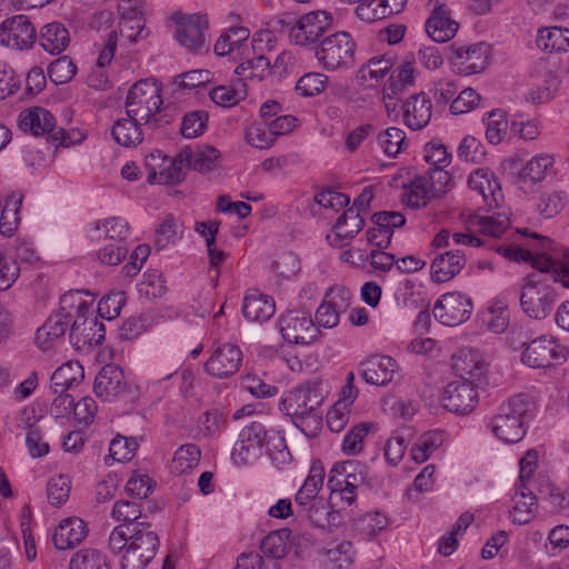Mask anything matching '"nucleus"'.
I'll use <instances>...</instances> for the list:
<instances>
[{
  "label": "nucleus",
  "instance_id": "obj_1",
  "mask_svg": "<svg viewBox=\"0 0 569 569\" xmlns=\"http://www.w3.org/2000/svg\"><path fill=\"white\" fill-rule=\"evenodd\" d=\"M518 232L537 239L538 246L536 249H540L541 252L533 254L530 250L513 244L493 247L495 251L510 261L529 262L532 268L540 272L552 270L553 279H560L562 286L569 288V249H566L560 258L552 257L548 254V250H553V241L550 238L538 233H529L527 228L519 229Z\"/></svg>",
  "mask_w": 569,
  "mask_h": 569
},
{
  "label": "nucleus",
  "instance_id": "obj_2",
  "mask_svg": "<svg viewBox=\"0 0 569 569\" xmlns=\"http://www.w3.org/2000/svg\"><path fill=\"white\" fill-rule=\"evenodd\" d=\"M552 273V270L538 271L529 273L523 278L519 301L522 311L528 317L541 320L551 313L557 299V292L550 280L562 283L560 279L555 280Z\"/></svg>",
  "mask_w": 569,
  "mask_h": 569
},
{
  "label": "nucleus",
  "instance_id": "obj_3",
  "mask_svg": "<svg viewBox=\"0 0 569 569\" xmlns=\"http://www.w3.org/2000/svg\"><path fill=\"white\" fill-rule=\"evenodd\" d=\"M326 393L321 379L308 380L284 395L280 409L293 419L298 428H301L305 419H312L318 425L321 421L318 409Z\"/></svg>",
  "mask_w": 569,
  "mask_h": 569
},
{
  "label": "nucleus",
  "instance_id": "obj_4",
  "mask_svg": "<svg viewBox=\"0 0 569 569\" xmlns=\"http://www.w3.org/2000/svg\"><path fill=\"white\" fill-rule=\"evenodd\" d=\"M162 104L161 90L157 82L152 79L139 80L127 93L126 114L141 121L143 127L149 129L150 124L157 123L158 120L153 114Z\"/></svg>",
  "mask_w": 569,
  "mask_h": 569
},
{
  "label": "nucleus",
  "instance_id": "obj_5",
  "mask_svg": "<svg viewBox=\"0 0 569 569\" xmlns=\"http://www.w3.org/2000/svg\"><path fill=\"white\" fill-rule=\"evenodd\" d=\"M528 403L522 395L503 402L491 419L493 435L506 443L519 442L526 435L525 415Z\"/></svg>",
  "mask_w": 569,
  "mask_h": 569
},
{
  "label": "nucleus",
  "instance_id": "obj_6",
  "mask_svg": "<svg viewBox=\"0 0 569 569\" xmlns=\"http://www.w3.org/2000/svg\"><path fill=\"white\" fill-rule=\"evenodd\" d=\"M148 522L134 523L129 536L130 542L122 556L121 569H144L154 558L159 537Z\"/></svg>",
  "mask_w": 569,
  "mask_h": 569
},
{
  "label": "nucleus",
  "instance_id": "obj_7",
  "mask_svg": "<svg viewBox=\"0 0 569 569\" xmlns=\"http://www.w3.org/2000/svg\"><path fill=\"white\" fill-rule=\"evenodd\" d=\"M453 182L448 171L442 167L429 169L425 176H417L410 183V192L407 203L411 208L419 209L426 207L432 198H438L446 193Z\"/></svg>",
  "mask_w": 569,
  "mask_h": 569
},
{
  "label": "nucleus",
  "instance_id": "obj_8",
  "mask_svg": "<svg viewBox=\"0 0 569 569\" xmlns=\"http://www.w3.org/2000/svg\"><path fill=\"white\" fill-rule=\"evenodd\" d=\"M18 126L20 130L34 137L47 136L48 142L54 143L56 149L59 146L68 147L71 143V139L64 130L56 128L53 114L42 107H33L21 111Z\"/></svg>",
  "mask_w": 569,
  "mask_h": 569
},
{
  "label": "nucleus",
  "instance_id": "obj_9",
  "mask_svg": "<svg viewBox=\"0 0 569 569\" xmlns=\"http://www.w3.org/2000/svg\"><path fill=\"white\" fill-rule=\"evenodd\" d=\"M356 42L350 33L338 31L326 37L317 47L316 57L325 69L350 68L355 62Z\"/></svg>",
  "mask_w": 569,
  "mask_h": 569
},
{
  "label": "nucleus",
  "instance_id": "obj_10",
  "mask_svg": "<svg viewBox=\"0 0 569 569\" xmlns=\"http://www.w3.org/2000/svg\"><path fill=\"white\" fill-rule=\"evenodd\" d=\"M187 151H181L173 158H168L161 151L151 152L146 158L148 170L147 181L150 184H178L186 178Z\"/></svg>",
  "mask_w": 569,
  "mask_h": 569
},
{
  "label": "nucleus",
  "instance_id": "obj_11",
  "mask_svg": "<svg viewBox=\"0 0 569 569\" xmlns=\"http://www.w3.org/2000/svg\"><path fill=\"white\" fill-rule=\"evenodd\" d=\"M568 349L552 337L532 339L521 353L522 363L532 368H548L566 361Z\"/></svg>",
  "mask_w": 569,
  "mask_h": 569
},
{
  "label": "nucleus",
  "instance_id": "obj_12",
  "mask_svg": "<svg viewBox=\"0 0 569 569\" xmlns=\"http://www.w3.org/2000/svg\"><path fill=\"white\" fill-rule=\"evenodd\" d=\"M279 327L282 338L295 345H310L320 332L311 315L303 310H289L281 315Z\"/></svg>",
  "mask_w": 569,
  "mask_h": 569
},
{
  "label": "nucleus",
  "instance_id": "obj_13",
  "mask_svg": "<svg viewBox=\"0 0 569 569\" xmlns=\"http://www.w3.org/2000/svg\"><path fill=\"white\" fill-rule=\"evenodd\" d=\"M332 24L327 11H312L300 17L290 28V40L301 47L315 43Z\"/></svg>",
  "mask_w": 569,
  "mask_h": 569
},
{
  "label": "nucleus",
  "instance_id": "obj_14",
  "mask_svg": "<svg viewBox=\"0 0 569 569\" xmlns=\"http://www.w3.org/2000/svg\"><path fill=\"white\" fill-rule=\"evenodd\" d=\"M37 40V31L29 18L18 14L0 24V44L16 50L30 49Z\"/></svg>",
  "mask_w": 569,
  "mask_h": 569
},
{
  "label": "nucleus",
  "instance_id": "obj_15",
  "mask_svg": "<svg viewBox=\"0 0 569 569\" xmlns=\"http://www.w3.org/2000/svg\"><path fill=\"white\" fill-rule=\"evenodd\" d=\"M448 59L458 74L470 76L479 73L487 67L488 47L483 42L468 48L452 44L448 47Z\"/></svg>",
  "mask_w": 569,
  "mask_h": 569
},
{
  "label": "nucleus",
  "instance_id": "obj_16",
  "mask_svg": "<svg viewBox=\"0 0 569 569\" xmlns=\"http://www.w3.org/2000/svg\"><path fill=\"white\" fill-rule=\"evenodd\" d=\"M471 311V299L459 292H448L436 301L432 313L442 325L455 327L467 321Z\"/></svg>",
  "mask_w": 569,
  "mask_h": 569
},
{
  "label": "nucleus",
  "instance_id": "obj_17",
  "mask_svg": "<svg viewBox=\"0 0 569 569\" xmlns=\"http://www.w3.org/2000/svg\"><path fill=\"white\" fill-rule=\"evenodd\" d=\"M172 19L177 24L174 37L178 42L191 52L200 51L206 44L203 31L208 28L207 18L200 14L174 13Z\"/></svg>",
  "mask_w": 569,
  "mask_h": 569
},
{
  "label": "nucleus",
  "instance_id": "obj_18",
  "mask_svg": "<svg viewBox=\"0 0 569 569\" xmlns=\"http://www.w3.org/2000/svg\"><path fill=\"white\" fill-rule=\"evenodd\" d=\"M481 386L468 381H451L442 393L443 408L457 415L470 413L478 403L477 388Z\"/></svg>",
  "mask_w": 569,
  "mask_h": 569
},
{
  "label": "nucleus",
  "instance_id": "obj_19",
  "mask_svg": "<svg viewBox=\"0 0 569 569\" xmlns=\"http://www.w3.org/2000/svg\"><path fill=\"white\" fill-rule=\"evenodd\" d=\"M93 391L103 401L123 397L129 392L123 370L114 363L103 366L96 376Z\"/></svg>",
  "mask_w": 569,
  "mask_h": 569
},
{
  "label": "nucleus",
  "instance_id": "obj_20",
  "mask_svg": "<svg viewBox=\"0 0 569 569\" xmlns=\"http://www.w3.org/2000/svg\"><path fill=\"white\" fill-rule=\"evenodd\" d=\"M242 363L240 348L232 343L218 347L204 363L206 372L214 378L223 379L233 376Z\"/></svg>",
  "mask_w": 569,
  "mask_h": 569
},
{
  "label": "nucleus",
  "instance_id": "obj_21",
  "mask_svg": "<svg viewBox=\"0 0 569 569\" xmlns=\"http://www.w3.org/2000/svg\"><path fill=\"white\" fill-rule=\"evenodd\" d=\"M266 435L267 429L261 422H252L244 427L233 447L234 461L246 465L250 459L258 457L263 448Z\"/></svg>",
  "mask_w": 569,
  "mask_h": 569
},
{
  "label": "nucleus",
  "instance_id": "obj_22",
  "mask_svg": "<svg viewBox=\"0 0 569 569\" xmlns=\"http://www.w3.org/2000/svg\"><path fill=\"white\" fill-rule=\"evenodd\" d=\"M397 369L393 358L375 355L359 363L358 373L367 383L383 387L392 381Z\"/></svg>",
  "mask_w": 569,
  "mask_h": 569
},
{
  "label": "nucleus",
  "instance_id": "obj_23",
  "mask_svg": "<svg viewBox=\"0 0 569 569\" xmlns=\"http://www.w3.org/2000/svg\"><path fill=\"white\" fill-rule=\"evenodd\" d=\"M452 369L458 380L473 385H487V367L480 355L473 350H460L452 357Z\"/></svg>",
  "mask_w": 569,
  "mask_h": 569
},
{
  "label": "nucleus",
  "instance_id": "obj_24",
  "mask_svg": "<svg viewBox=\"0 0 569 569\" xmlns=\"http://www.w3.org/2000/svg\"><path fill=\"white\" fill-rule=\"evenodd\" d=\"M432 104L425 92L412 94L402 104L403 121L411 130L425 128L431 118Z\"/></svg>",
  "mask_w": 569,
  "mask_h": 569
},
{
  "label": "nucleus",
  "instance_id": "obj_25",
  "mask_svg": "<svg viewBox=\"0 0 569 569\" xmlns=\"http://www.w3.org/2000/svg\"><path fill=\"white\" fill-rule=\"evenodd\" d=\"M339 468L345 471V478L342 479L341 493H337L336 496L350 506L355 502V491L358 486L365 482L367 472L365 467L356 460L336 462L333 465V471H337Z\"/></svg>",
  "mask_w": 569,
  "mask_h": 569
},
{
  "label": "nucleus",
  "instance_id": "obj_26",
  "mask_svg": "<svg viewBox=\"0 0 569 569\" xmlns=\"http://www.w3.org/2000/svg\"><path fill=\"white\" fill-rule=\"evenodd\" d=\"M87 525L80 518H68L56 528L52 540L59 550L74 548L87 536Z\"/></svg>",
  "mask_w": 569,
  "mask_h": 569
},
{
  "label": "nucleus",
  "instance_id": "obj_27",
  "mask_svg": "<svg viewBox=\"0 0 569 569\" xmlns=\"http://www.w3.org/2000/svg\"><path fill=\"white\" fill-rule=\"evenodd\" d=\"M466 264L461 250L447 251L436 257L431 263V279L441 283L451 280Z\"/></svg>",
  "mask_w": 569,
  "mask_h": 569
},
{
  "label": "nucleus",
  "instance_id": "obj_28",
  "mask_svg": "<svg viewBox=\"0 0 569 569\" xmlns=\"http://www.w3.org/2000/svg\"><path fill=\"white\" fill-rule=\"evenodd\" d=\"M69 313L57 311L51 315L36 332V342L42 350L51 348L52 342L64 336L70 326Z\"/></svg>",
  "mask_w": 569,
  "mask_h": 569
},
{
  "label": "nucleus",
  "instance_id": "obj_29",
  "mask_svg": "<svg viewBox=\"0 0 569 569\" xmlns=\"http://www.w3.org/2000/svg\"><path fill=\"white\" fill-rule=\"evenodd\" d=\"M274 301L257 290H252L243 299L242 313L249 321L263 322L274 315Z\"/></svg>",
  "mask_w": 569,
  "mask_h": 569
},
{
  "label": "nucleus",
  "instance_id": "obj_30",
  "mask_svg": "<svg viewBox=\"0 0 569 569\" xmlns=\"http://www.w3.org/2000/svg\"><path fill=\"white\" fill-rule=\"evenodd\" d=\"M325 479V469L322 463L317 460L313 461L307 479L295 497L296 509L305 507L313 500H320L318 497L319 490L322 488Z\"/></svg>",
  "mask_w": 569,
  "mask_h": 569
},
{
  "label": "nucleus",
  "instance_id": "obj_31",
  "mask_svg": "<svg viewBox=\"0 0 569 569\" xmlns=\"http://www.w3.org/2000/svg\"><path fill=\"white\" fill-rule=\"evenodd\" d=\"M97 326V318H83L82 321L73 320L70 326L69 340L77 350H84L92 346L100 345L101 333L97 337L93 329Z\"/></svg>",
  "mask_w": 569,
  "mask_h": 569
},
{
  "label": "nucleus",
  "instance_id": "obj_32",
  "mask_svg": "<svg viewBox=\"0 0 569 569\" xmlns=\"http://www.w3.org/2000/svg\"><path fill=\"white\" fill-rule=\"evenodd\" d=\"M365 220L360 217V213L355 208H348L338 218L335 230L336 234L331 244L336 247H342L343 241L352 239L363 228Z\"/></svg>",
  "mask_w": 569,
  "mask_h": 569
},
{
  "label": "nucleus",
  "instance_id": "obj_33",
  "mask_svg": "<svg viewBox=\"0 0 569 569\" xmlns=\"http://www.w3.org/2000/svg\"><path fill=\"white\" fill-rule=\"evenodd\" d=\"M512 500L515 502L510 511L512 522L517 525L528 523L537 509L536 496L526 485H520L517 487Z\"/></svg>",
  "mask_w": 569,
  "mask_h": 569
},
{
  "label": "nucleus",
  "instance_id": "obj_34",
  "mask_svg": "<svg viewBox=\"0 0 569 569\" xmlns=\"http://www.w3.org/2000/svg\"><path fill=\"white\" fill-rule=\"evenodd\" d=\"M143 123L130 117L117 120L111 134L117 143L123 147H134L143 140Z\"/></svg>",
  "mask_w": 569,
  "mask_h": 569
},
{
  "label": "nucleus",
  "instance_id": "obj_35",
  "mask_svg": "<svg viewBox=\"0 0 569 569\" xmlns=\"http://www.w3.org/2000/svg\"><path fill=\"white\" fill-rule=\"evenodd\" d=\"M69 41V32L60 22L48 23L40 31V46L51 54H59L68 47Z\"/></svg>",
  "mask_w": 569,
  "mask_h": 569
},
{
  "label": "nucleus",
  "instance_id": "obj_36",
  "mask_svg": "<svg viewBox=\"0 0 569 569\" xmlns=\"http://www.w3.org/2000/svg\"><path fill=\"white\" fill-rule=\"evenodd\" d=\"M83 378V367L78 361H67L52 373L51 389L54 393L59 392V388L68 390L79 385Z\"/></svg>",
  "mask_w": 569,
  "mask_h": 569
},
{
  "label": "nucleus",
  "instance_id": "obj_37",
  "mask_svg": "<svg viewBox=\"0 0 569 569\" xmlns=\"http://www.w3.org/2000/svg\"><path fill=\"white\" fill-rule=\"evenodd\" d=\"M415 72L411 60H407L397 67L383 87L387 97H400L409 87H412L415 83Z\"/></svg>",
  "mask_w": 569,
  "mask_h": 569
},
{
  "label": "nucleus",
  "instance_id": "obj_38",
  "mask_svg": "<svg viewBox=\"0 0 569 569\" xmlns=\"http://www.w3.org/2000/svg\"><path fill=\"white\" fill-rule=\"evenodd\" d=\"M350 292L346 289H340L331 301L322 302L316 311L317 323L323 328H333L339 322V309L345 307L343 303L349 299Z\"/></svg>",
  "mask_w": 569,
  "mask_h": 569
},
{
  "label": "nucleus",
  "instance_id": "obj_39",
  "mask_svg": "<svg viewBox=\"0 0 569 569\" xmlns=\"http://www.w3.org/2000/svg\"><path fill=\"white\" fill-rule=\"evenodd\" d=\"M393 67V59L389 56L373 57L362 64L357 71L356 78L362 86L372 87L373 83H367L368 80L378 82Z\"/></svg>",
  "mask_w": 569,
  "mask_h": 569
},
{
  "label": "nucleus",
  "instance_id": "obj_40",
  "mask_svg": "<svg viewBox=\"0 0 569 569\" xmlns=\"http://www.w3.org/2000/svg\"><path fill=\"white\" fill-rule=\"evenodd\" d=\"M23 200L21 191H12L6 198L4 206L0 214V233L6 237H11L19 223V209Z\"/></svg>",
  "mask_w": 569,
  "mask_h": 569
},
{
  "label": "nucleus",
  "instance_id": "obj_41",
  "mask_svg": "<svg viewBox=\"0 0 569 569\" xmlns=\"http://www.w3.org/2000/svg\"><path fill=\"white\" fill-rule=\"evenodd\" d=\"M290 536L291 530L289 528L273 530L266 536L260 543V549L266 556L264 559H274L280 563L279 560L286 557L288 552V540Z\"/></svg>",
  "mask_w": 569,
  "mask_h": 569
},
{
  "label": "nucleus",
  "instance_id": "obj_42",
  "mask_svg": "<svg viewBox=\"0 0 569 569\" xmlns=\"http://www.w3.org/2000/svg\"><path fill=\"white\" fill-rule=\"evenodd\" d=\"M182 151H187L189 156L186 160L188 168H192L200 173L213 170L220 158V152L213 147L198 148L196 151L187 147Z\"/></svg>",
  "mask_w": 569,
  "mask_h": 569
},
{
  "label": "nucleus",
  "instance_id": "obj_43",
  "mask_svg": "<svg viewBox=\"0 0 569 569\" xmlns=\"http://www.w3.org/2000/svg\"><path fill=\"white\" fill-rule=\"evenodd\" d=\"M220 221L209 220L203 222H197L196 231L206 237V243L209 256V263L213 268L224 261L227 253L222 250H218L216 247V236L218 233Z\"/></svg>",
  "mask_w": 569,
  "mask_h": 569
},
{
  "label": "nucleus",
  "instance_id": "obj_44",
  "mask_svg": "<svg viewBox=\"0 0 569 569\" xmlns=\"http://www.w3.org/2000/svg\"><path fill=\"white\" fill-rule=\"evenodd\" d=\"M551 164L552 158L550 156L533 157L519 171L518 182L526 184L527 182L535 183L543 180Z\"/></svg>",
  "mask_w": 569,
  "mask_h": 569
},
{
  "label": "nucleus",
  "instance_id": "obj_45",
  "mask_svg": "<svg viewBox=\"0 0 569 569\" xmlns=\"http://www.w3.org/2000/svg\"><path fill=\"white\" fill-rule=\"evenodd\" d=\"M443 442V433L439 430H432L423 433L411 449L412 459L417 463L425 462L430 455Z\"/></svg>",
  "mask_w": 569,
  "mask_h": 569
},
{
  "label": "nucleus",
  "instance_id": "obj_46",
  "mask_svg": "<svg viewBox=\"0 0 569 569\" xmlns=\"http://www.w3.org/2000/svg\"><path fill=\"white\" fill-rule=\"evenodd\" d=\"M263 448H266L267 453L273 461L286 463L291 459L284 437L272 428L267 429Z\"/></svg>",
  "mask_w": 569,
  "mask_h": 569
},
{
  "label": "nucleus",
  "instance_id": "obj_47",
  "mask_svg": "<svg viewBox=\"0 0 569 569\" xmlns=\"http://www.w3.org/2000/svg\"><path fill=\"white\" fill-rule=\"evenodd\" d=\"M458 23L455 20L441 17H430L426 22V31L435 42H447L457 32Z\"/></svg>",
  "mask_w": 569,
  "mask_h": 569
},
{
  "label": "nucleus",
  "instance_id": "obj_48",
  "mask_svg": "<svg viewBox=\"0 0 569 569\" xmlns=\"http://www.w3.org/2000/svg\"><path fill=\"white\" fill-rule=\"evenodd\" d=\"M568 33L567 28L552 27V28H543L539 30L537 37V46L545 51H556L561 52L565 50V39Z\"/></svg>",
  "mask_w": 569,
  "mask_h": 569
},
{
  "label": "nucleus",
  "instance_id": "obj_49",
  "mask_svg": "<svg viewBox=\"0 0 569 569\" xmlns=\"http://www.w3.org/2000/svg\"><path fill=\"white\" fill-rule=\"evenodd\" d=\"M70 569H110L106 556L96 549L76 552L70 561Z\"/></svg>",
  "mask_w": 569,
  "mask_h": 569
},
{
  "label": "nucleus",
  "instance_id": "obj_50",
  "mask_svg": "<svg viewBox=\"0 0 569 569\" xmlns=\"http://www.w3.org/2000/svg\"><path fill=\"white\" fill-rule=\"evenodd\" d=\"M208 112L204 110H194L182 117L180 133L182 137L191 139L201 136L208 123Z\"/></svg>",
  "mask_w": 569,
  "mask_h": 569
},
{
  "label": "nucleus",
  "instance_id": "obj_51",
  "mask_svg": "<svg viewBox=\"0 0 569 569\" xmlns=\"http://www.w3.org/2000/svg\"><path fill=\"white\" fill-rule=\"evenodd\" d=\"M388 518L385 515L376 511L368 512L356 518L353 520V528L367 537H373L378 532L382 531L388 526Z\"/></svg>",
  "mask_w": 569,
  "mask_h": 569
},
{
  "label": "nucleus",
  "instance_id": "obj_52",
  "mask_svg": "<svg viewBox=\"0 0 569 569\" xmlns=\"http://www.w3.org/2000/svg\"><path fill=\"white\" fill-rule=\"evenodd\" d=\"M76 72L77 67L68 56L53 60L48 67V77L56 84L71 81Z\"/></svg>",
  "mask_w": 569,
  "mask_h": 569
},
{
  "label": "nucleus",
  "instance_id": "obj_53",
  "mask_svg": "<svg viewBox=\"0 0 569 569\" xmlns=\"http://www.w3.org/2000/svg\"><path fill=\"white\" fill-rule=\"evenodd\" d=\"M378 143L389 157H396L407 146L406 133L399 128H388L378 136Z\"/></svg>",
  "mask_w": 569,
  "mask_h": 569
},
{
  "label": "nucleus",
  "instance_id": "obj_54",
  "mask_svg": "<svg viewBox=\"0 0 569 569\" xmlns=\"http://www.w3.org/2000/svg\"><path fill=\"white\" fill-rule=\"evenodd\" d=\"M473 223L477 224L483 234L499 238L509 228V219L501 213L492 216H475Z\"/></svg>",
  "mask_w": 569,
  "mask_h": 569
},
{
  "label": "nucleus",
  "instance_id": "obj_55",
  "mask_svg": "<svg viewBox=\"0 0 569 569\" xmlns=\"http://www.w3.org/2000/svg\"><path fill=\"white\" fill-rule=\"evenodd\" d=\"M326 560L341 569L352 562L353 551L350 541L332 542L325 551Z\"/></svg>",
  "mask_w": 569,
  "mask_h": 569
},
{
  "label": "nucleus",
  "instance_id": "obj_56",
  "mask_svg": "<svg viewBox=\"0 0 569 569\" xmlns=\"http://www.w3.org/2000/svg\"><path fill=\"white\" fill-rule=\"evenodd\" d=\"M330 503L323 499L313 500V502L296 509L297 517L305 518L310 521L313 527L323 528Z\"/></svg>",
  "mask_w": 569,
  "mask_h": 569
},
{
  "label": "nucleus",
  "instance_id": "obj_57",
  "mask_svg": "<svg viewBox=\"0 0 569 569\" xmlns=\"http://www.w3.org/2000/svg\"><path fill=\"white\" fill-rule=\"evenodd\" d=\"M199 460L200 449L198 446L193 443L183 445L174 453V469L176 471L182 473L196 467Z\"/></svg>",
  "mask_w": 569,
  "mask_h": 569
},
{
  "label": "nucleus",
  "instance_id": "obj_58",
  "mask_svg": "<svg viewBox=\"0 0 569 569\" xmlns=\"http://www.w3.org/2000/svg\"><path fill=\"white\" fill-rule=\"evenodd\" d=\"M435 466H426L421 472L415 478L412 487L408 488L406 496L408 500L417 502L419 501L418 493L428 492L432 489L435 480Z\"/></svg>",
  "mask_w": 569,
  "mask_h": 569
},
{
  "label": "nucleus",
  "instance_id": "obj_59",
  "mask_svg": "<svg viewBox=\"0 0 569 569\" xmlns=\"http://www.w3.org/2000/svg\"><path fill=\"white\" fill-rule=\"evenodd\" d=\"M270 68V62L264 56L247 58L236 68L234 73L244 79L263 78V72Z\"/></svg>",
  "mask_w": 569,
  "mask_h": 569
},
{
  "label": "nucleus",
  "instance_id": "obj_60",
  "mask_svg": "<svg viewBox=\"0 0 569 569\" xmlns=\"http://www.w3.org/2000/svg\"><path fill=\"white\" fill-rule=\"evenodd\" d=\"M70 493V481L67 477L60 475L51 478L47 485V495L50 503L54 507L62 506Z\"/></svg>",
  "mask_w": 569,
  "mask_h": 569
},
{
  "label": "nucleus",
  "instance_id": "obj_61",
  "mask_svg": "<svg viewBox=\"0 0 569 569\" xmlns=\"http://www.w3.org/2000/svg\"><path fill=\"white\" fill-rule=\"evenodd\" d=\"M561 84V79L556 71H548L543 86L530 93L533 103H545L551 100Z\"/></svg>",
  "mask_w": 569,
  "mask_h": 569
},
{
  "label": "nucleus",
  "instance_id": "obj_62",
  "mask_svg": "<svg viewBox=\"0 0 569 569\" xmlns=\"http://www.w3.org/2000/svg\"><path fill=\"white\" fill-rule=\"evenodd\" d=\"M112 517L118 521H123L133 527L138 523L137 520L141 517L140 506L133 501L119 500L114 503L112 509Z\"/></svg>",
  "mask_w": 569,
  "mask_h": 569
},
{
  "label": "nucleus",
  "instance_id": "obj_63",
  "mask_svg": "<svg viewBox=\"0 0 569 569\" xmlns=\"http://www.w3.org/2000/svg\"><path fill=\"white\" fill-rule=\"evenodd\" d=\"M457 153L460 159L472 163H480L485 157L481 142L471 136L462 139Z\"/></svg>",
  "mask_w": 569,
  "mask_h": 569
},
{
  "label": "nucleus",
  "instance_id": "obj_64",
  "mask_svg": "<svg viewBox=\"0 0 569 569\" xmlns=\"http://www.w3.org/2000/svg\"><path fill=\"white\" fill-rule=\"evenodd\" d=\"M233 569H281L274 559H264L257 552L241 553Z\"/></svg>",
  "mask_w": 569,
  "mask_h": 569
}]
</instances>
